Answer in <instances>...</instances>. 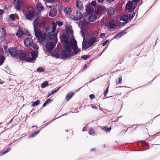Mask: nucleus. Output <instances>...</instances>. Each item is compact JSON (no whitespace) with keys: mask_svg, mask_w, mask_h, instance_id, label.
Instances as JSON below:
<instances>
[{"mask_svg":"<svg viewBox=\"0 0 160 160\" xmlns=\"http://www.w3.org/2000/svg\"><path fill=\"white\" fill-rule=\"evenodd\" d=\"M62 41L64 44V50L61 54L63 58L76 55L80 51L77 47V41L74 38L71 39L69 42L67 36L64 35L62 36Z\"/></svg>","mask_w":160,"mask_h":160,"instance_id":"nucleus-1","label":"nucleus"},{"mask_svg":"<svg viewBox=\"0 0 160 160\" xmlns=\"http://www.w3.org/2000/svg\"><path fill=\"white\" fill-rule=\"evenodd\" d=\"M33 25L35 36L38 39L41 38L43 40L46 39H47L48 40H50L48 38V35L47 31H46L44 33H42L40 31L37 30L38 28V21L37 20H35L34 21Z\"/></svg>","mask_w":160,"mask_h":160,"instance_id":"nucleus-2","label":"nucleus"},{"mask_svg":"<svg viewBox=\"0 0 160 160\" xmlns=\"http://www.w3.org/2000/svg\"><path fill=\"white\" fill-rule=\"evenodd\" d=\"M85 40V39H84ZM99 41L98 35L90 37L88 40L87 42L83 40L82 42V49H86L94 45L95 43Z\"/></svg>","mask_w":160,"mask_h":160,"instance_id":"nucleus-3","label":"nucleus"},{"mask_svg":"<svg viewBox=\"0 0 160 160\" xmlns=\"http://www.w3.org/2000/svg\"><path fill=\"white\" fill-rule=\"evenodd\" d=\"M38 55V52L33 50H32L28 55H26L25 61L32 62L34 61Z\"/></svg>","mask_w":160,"mask_h":160,"instance_id":"nucleus-4","label":"nucleus"},{"mask_svg":"<svg viewBox=\"0 0 160 160\" xmlns=\"http://www.w3.org/2000/svg\"><path fill=\"white\" fill-rule=\"evenodd\" d=\"M79 26L81 28V33L82 37L83 38V40L85 39V35L84 33L85 29L88 27V23L85 21H81L79 24Z\"/></svg>","mask_w":160,"mask_h":160,"instance_id":"nucleus-5","label":"nucleus"},{"mask_svg":"<svg viewBox=\"0 0 160 160\" xmlns=\"http://www.w3.org/2000/svg\"><path fill=\"white\" fill-rule=\"evenodd\" d=\"M52 31L49 32H48V38L50 39H56V38H57L56 34L55 32V31L56 30L57 25L54 21L52 22Z\"/></svg>","mask_w":160,"mask_h":160,"instance_id":"nucleus-6","label":"nucleus"},{"mask_svg":"<svg viewBox=\"0 0 160 160\" xmlns=\"http://www.w3.org/2000/svg\"><path fill=\"white\" fill-rule=\"evenodd\" d=\"M57 38L55 39V41L54 42H48L46 45V51L49 53H51L53 48L55 47L56 44L57 42Z\"/></svg>","mask_w":160,"mask_h":160,"instance_id":"nucleus-7","label":"nucleus"},{"mask_svg":"<svg viewBox=\"0 0 160 160\" xmlns=\"http://www.w3.org/2000/svg\"><path fill=\"white\" fill-rule=\"evenodd\" d=\"M23 3L21 0H15L14 2V6L17 10H20L21 7L23 6Z\"/></svg>","mask_w":160,"mask_h":160,"instance_id":"nucleus-8","label":"nucleus"},{"mask_svg":"<svg viewBox=\"0 0 160 160\" xmlns=\"http://www.w3.org/2000/svg\"><path fill=\"white\" fill-rule=\"evenodd\" d=\"M26 55L23 50H20L18 52L17 56H18L20 60L23 61L25 60Z\"/></svg>","mask_w":160,"mask_h":160,"instance_id":"nucleus-9","label":"nucleus"},{"mask_svg":"<svg viewBox=\"0 0 160 160\" xmlns=\"http://www.w3.org/2000/svg\"><path fill=\"white\" fill-rule=\"evenodd\" d=\"M106 9L103 6H100L97 7L95 9V13L98 15H100L103 13Z\"/></svg>","mask_w":160,"mask_h":160,"instance_id":"nucleus-10","label":"nucleus"},{"mask_svg":"<svg viewBox=\"0 0 160 160\" xmlns=\"http://www.w3.org/2000/svg\"><path fill=\"white\" fill-rule=\"evenodd\" d=\"M126 8L130 11H133L135 8V6L132 2L129 1L126 5Z\"/></svg>","mask_w":160,"mask_h":160,"instance_id":"nucleus-11","label":"nucleus"},{"mask_svg":"<svg viewBox=\"0 0 160 160\" xmlns=\"http://www.w3.org/2000/svg\"><path fill=\"white\" fill-rule=\"evenodd\" d=\"M9 52L11 56L15 57L17 56L18 52L16 49L15 48H11L8 49Z\"/></svg>","mask_w":160,"mask_h":160,"instance_id":"nucleus-12","label":"nucleus"},{"mask_svg":"<svg viewBox=\"0 0 160 160\" xmlns=\"http://www.w3.org/2000/svg\"><path fill=\"white\" fill-rule=\"evenodd\" d=\"M34 16V13L33 11H28L27 12L25 15V16L29 20L32 19Z\"/></svg>","mask_w":160,"mask_h":160,"instance_id":"nucleus-13","label":"nucleus"},{"mask_svg":"<svg viewBox=\"0 0 160 160\" xmlns=\"http://www.w3.org/2000/svg\"><path fill=\"white\" fill-rule=\"evenodd\" d=\"M129 18H128V16L127 15H123L121 17L120 20L124 22V23H122V25H124L125 24L127 23L129 21Z\"/></svg>","mask_w":160,"mask_h":160,"instance_id":"nucleus-14","label":"nucleus"},{"mask_svg":"<svg viewBox=\"0 0 160 160\" xmlns=\"http://www.w3.org/2000/svg\"><path fill=\"white\" fill-rule=\"evenodd\" d=\"M33 43L32 40L31 38H26L24 41L25 46L27 47H29L32 45Z\"/></svg>","mask_w":160,"mask_h":160,"instance_id":"nucleus-15","label":"nucleus"},{"mask_svg":"<svg viewBox=\"0 0 160 160\" xmlns=\"http://www.w3.org/2000/svg\"><path fill=\"white\" fill-rule=\"evenodd\" d=\"M118 26V23L113 21H110L109 23L108 28L110 29L116 28Z\"/></svg>","mask_w":160,"mask_h":160,"instance_id":"nucleus-16","label":"nucleus"},{"mask_svg":"<svg viewBox=\"0 0 160 160\" xmlns=\"http://www.w3.org/2000/svg\"><path fill=\"white\" fill-rule=\"evenodd\" d=\"M115 11L114 9L112 7L109 8L106 11L107 14L110 16L113 15Z\"/></svg>","mask_w":160,"mask_h":160,"instance_id":"nucleus-17","label":"nucleus"},{"mask_svg":"<svg viewBox=\"0 0 160 160\" xmlns=\"http://www.w3.org/2000/svg\"><path fill=\"white\" fill-rule=\"evenodd\" d=\"M66 31L68 34L73 33V31L72 29V27L71 25H67L66 27Z\"/></svg>","mask_w":160,"mask_h":160,"instance_id":"nucleus-18","label":"nucleus"},{"mask_svg":"<svg viewBox=\"0 0 160 160\" xmlns=\"http://www.w3.org/2000/svg\"><path fill=\"white\" fill-rule=\"evenodd\" d=\"M37 9L39 11H42L43 10L44 7L40 2H38L36 5Z\"/></svg>","mask_w":160,"mask_h":160,"instance_id":"nucleus-19","label":"nucleus"},{"mask_svg":"<svg viewBox=\"0 0 160 160\" xmlns=\"http://www.w3.org/2000/svg\"><path fill=\"white\" fill-rule=\"evenodd\" d=\"M71 11V9L69 7H67L64 9V12L66 15H68L70 14Z\"/></svg>","mask_w":160,"mask_h":160,"instance_id":"nucleus-20","label":"nucleus"},{"mask_svg":"<svg viewBox=\"0 0 160 160\" xmlns=\"http://www.w3.org/2000/svg\"><path fill=\"white\" fill-rule=\"evenodd\" d=\"M96 18L97 17L95 15H92L89 17L88 20L89 22H92L94 21Z\"/></svg>","mask_w":160,"mask_h":160,"instance_id":"nucleus-21","label":"nucleus"},{"mask_svg":"<svg viewBox=\"0 0 160 160\" xmlns=\"http://www.w3.org/2000/svg\"><path fill=\"white\" fill-rule=\"evenodd\" d=\"M74 93L71 92L68 93L66 96V98L67 101H69L74 95Z\"/></svg>","mask_w":160,"mask_h":160,"instance_id":"nucleus-22","label":"nucleus"},{"mask_svg":"<svg viewBox=\"0 0 160 160\" xmlns=\"http://www.w3.org/2000/svg\"><path fill=\"white\" fill-rule=\"evenodd\" d=\"M86 9L88 13H91L93 10V8L90 7V5L86 6Z\"/></svg>","mask_w":160,"mask_h":160,"instance_id":"nucleus-23","label":"nucleus"},{"mask_svg":"<svg viewBox=\"0 0 160 160\" xmlns=\"http://www.w3.org/2000/svg\"><path fill=\"white\" fill-rule=\"evenodd\" d=\"M76 6L80 9L82 8V2L78 0L76 2Z\"/></svg>","mask_w":160,"mask_h":160,"instance_id":"nucleus-24","label":"nucleus"},{"mask_svg":"<svg viewBox=\"0 0 160 160\" xmlns=\"http://www.w3.org/2000/svg\"><path fill=\"white\" fill-rule=\"evenodd\" d=\"M56 13V10L55 9L51 10L49 12V15L50 16L53 17L55 16Z\"/></svg>","mask_w":160,"mask_h":160,"instance_id":"nucleus-25","label":"nucleus"},{"mask_svg":"<svg viewBox=\"0 0 160 160\" xmlns=\"http://www.w3.org/2000/svg\"><path fill=\"white\" fill-rule=\"evenodd\" d=\"M24 34V32L22 29H19L16 33L17 36L18 37H21Z\"/></svg>","mask_w":160,"mask_h":160,"instance_id":"nucleus-26","label":"nucleus"},{"mask_svg":"<svg viewBox=\"0 0 160 160\" xmlns=\"http://www.w3.org/2000/svg\"><path fill=\"white\" fill-rule=\"evenodd\" d=\"M76 16L78 18V20H80L83 17V15L82 13L79 11H77L76 12Z\"/></svg>","mask_w":160,"mask_h":160,"instance_id":"nucleus-27","label":"nucleus"},{"mask_svg":"<svg viewBox=\"0 0 160 160\" xmlns=\"http://www.w3.org/2000/svg\"><path fill=\"white\" fill-rule=\"evenodd\" d=\"M38 21V28L39 27H44L45 25V23L44 21H42L41 22L39 23L38 22V19H36Z\"/></svg>","mask_w":160,"mask_h":160,"instance_id":"nucleus-28","label":"nucleus"},{"mask_svg":"<svg viewBox=\"0 0 160 160\" xmlns=\"http://www.w3.org/2000/svg\"><path fill=\"white\" fill-rule=\"evenodd\" d=\"M5 57L2 55H0V65L2 64L4 61Z\"/></svg>","mask_w":160,"mask_h":160,"instance_id":"nucleus-29","label":"nucleus"},{"mask_svg":"<svg viewBox=\"0 0 160 160\" xmlns=\"http://www.w3.org/2000/svg\"><path fill=\"white\" fill-rule=\"evenodd\" d=\"M53 101V100L50 99L49 98L44 103L42 107H45L47 104L51 103L52 101Z\"/></svg>","mask_w":160,"mask_h":160,"instance_id":"nucleus-30","label":"nucleus"},{"mask_svg":"<svg viewBox=\"0 0 160 160\" xmlns=\"http://www.w3.org/2000/svg\"><path fill=\"white\" fill-rule=\"evenodd\" d=\"M39 130H37L36 132H34L29 137V138H31L32 137H35L36 136L37 134L39 133Z\"/></svg>","mask_w":160,"mask_h":160,"instance_id":"nucleus-31","label":"nucleus"},{"mask_svg":"<svg viewBox=\"0 0 160 160\" xmlns=\"http://www.w3.org/2000/svg\"><path fill=\"white\" fill-rule=\"evenodd\" d=\"M51 1L50 0H47L46 2V6L47 7L51 8L52 6L51 4Z\"/></svg>","mask_w":160,"mask_h":160,"instance_id":"nucleus-32","label":"nucleus"},{"mask_svg":"<svg viewBox=\"0 0 160 160\" xmlns=\"http://www.w3.org/2000/svg\"><path fill=\"white\" fill-rule=\"evenodd\" d=\"M40 102V100H37L35 102H32V106L34 107L35 106L38 105Z\"/></svg>","mask_w":160,"mask_h":160,"instance_id":"nucleus-33","label":"nucleus"},{"mask_svg":"<svg viewBox=\"0 0 160 160\" xmlns=\"http://www.w3.org/2000/svg\"><path fill=\"white\" fill-rule=\"evenodd\" d=\"M124 33H123L122 32H121L120 33L117 34L116 35L114 36L113 38H116L117 39H118L119 38L121 37L123 34Z\"/></svg>","mask_w":160,"mask_h":160,"instance_id":"nucleus-34","label":"nucleus"},{"mask_svg":"<svg viewBox=\"0 0 160 160\" xmlns=\"http://www.w3.org/2000/svg\"><path fill=\"white\" fill-rule=\"evenodd\" d=\"M89 133L90 134L92 135L95 136L96 135V134L94 130L92 129H90L89 131Z\"/></svg>","mask_w":160,"mask_h":160,"instance_id":"nucleus-35","label":"nucleus"},{"mask_svg":"<svg viewBox=\"0 0 160 160\" xmlns=\"http://www.w3.org/2000/svg\"><path fill=\"white\" fill-rule=\"evenodd\" d=\"M0 31L2 35L5 36L6 34V32L4 28H0Z\"/></svg>","mask_w":160,"mask_h":160,"instance_id":"nucleus-36","label":"nucleus"},{"mask_svg":"<svg viewBox=\"0 0 160 160\" xmlns=\"http://www.w3.org/2000/svg\"><path fill=\"white\" fill-rule=\"evenodd\" d=\"M48 82L47 81H44L41 85V87L42 88H45L48 86Z\"/></svg>","mask_w":160,"mask_h":160,"instance_id":"nucleus-37","label":"nucleus"},{"mask_svg":"<svg viewBox=\"0 0 160 160\" xmlns=\"http://www.w3.org/2000/svg\"><path fill=\"white\" fill-rule=\"evenodd\" d=\"M10 150H11V148H8L7 149H6V150H5L4 151L1 152L0 154V155L2 156V155H3L4 154H5L6 153H7L9 151H10Z\"/></svg>","mask_w":160,"mask_h":160,"instance_id":"nucleus-38","label":"nucleus"},{"mask_svg":"<svg viewBox=\"0 0 160 160\" xmlns=\"http://www.w3.org/2000/svg\"><path fill=\"white\" fill-rule=\"evenodd\" d=\"M90 56L88 55H83L81 57V58L85 60L88 59L90 58Z\"/></svg>","mask_w":160,"mask_h":160,"instance_id":"nucleus-39","label":"nucleus"},{"mask_svg":"<svg viewBox=\"0 0 160 160\" xmlns=\"http://www.w3.org/2000/svg\"><path fill=\"white\" fill-rule=\"evenodd\" d=\"M32 48L34 50L38 51L39 48L38 46L36 44H34L32 45Z\"/></svg>","mask_w":160,"mask_h":160,"instance_id":"nucleus-40","label":"nucleus"},{"mask_svg":"<svg viewBox=\"0 0 160 160\" xmlns=\"http://www.w3.org/2000/svg\"><path fill=\"white\" fill-rule=\"evenodd\" d=\"M37 71L38 72H43L44 71V69L42 68H39L37 69Z\"/></svg>","mask_w":160,"mask_h":160,"instance_id":"nucleus-41","label":"nucleus"},{"mask_svg":"<svg viewBox=\"0 0 160 160\" xmlns=\"http://www.w3.org/2000/svg\"><path fill=\"white\" fill-rule=\"evenodd\" d=\"M56 25L57 24L59 26H61L62 25V23L59 21V20H57L56 22Z\"/></svg>","mask_w":160,"mask_h":160,"instance_id":"nucleus-42","label":"nucleus"},{"mask_svg":"<svg viewBox=\"0 0 160 160\" xmlns=\"http://www.w3.org/2000/svg\"><path fill=\"white\" fill-rule=\"evenodd\" d=\"M10 18L12 20H15V18L14 17V14H11L10 16Z\"/></svg>","mask_w":160,"mask_h":160,"instance_id":"nucleus-43","label":"nucleus"},{"mask_svg":"<svg viewBox=\"0 0 160 160\" xmlns=\"http://www.w3.org/2000/svg\"><path fill=\"white\" fill-rule=\"evenodd\" d=\"M96 5V2L95 1H93L91 3V5L93 7L95 6Z\"/></svg>","mask_w":160,"mask_h":160,"instance_id":"nucleus-44","label":"nucleus"},{"mask_svg":"<svg viewBox=\"0 0 160 160\" xmlns=\"http://www.w3.org/2000/svg\"><path fill=\"white\" fill-rule=\"evenodd\" d=\"M60 88V87H59L58 88H56L55 90L52 91V93L53 94L56 93Z\"/></svg>","mask_w":160,"mask_h":160,"instance_id":"nucleus-45","label":"nucleus"},{"mask_svg":"<svg viewBox=\"0 0 160 160\" xmlns=\"http://www.w3.org/2000/svg\"><path fill=\"white\" fill-rule=\"evenodd\" d=\"M102 129L104 130L106 132H108L109 131L111 130V128L104 127L103 128H102Z\"/></svg>","mask_w":160,"mask_h":160,"instance_id":"nucleus-46","label":"nucleus"},{"mask_svg":"<svg viewBox=\"0 0 160 160\" xmlns=\"http://www.w3.org/2000/svg\"><path fill=\"white\" fill-rule=\"evenodd\" d=\"M108 92V87L105 90L103 94L104 96L107 94Z\"/></svg>","mask_w":160,"mask_h":160,"instance_id":"nucleus-47","label":"nucleus"},{"mask_svg":"<svg viewBox=\"0 0 160 160\" xmlns=\"http://www.w3.org/2000/svg\"><path fill=\"white\" fill-rule=\"evenodd\" d=\"M73 20L74 21H77L78 20H79L78 19V17L76 16V17L73 16V17L72 18Z\"/></svg>","mask_w":160,"mask_h":160,"instance_id":"nucleus-48","label":"nucleus"},{"mask_svg":"<svg viewBox=\"0 0 160 160\" xmlns=\"http://www.w3.org/2000/svg\"><path fill=\"white\" fill-rule=\"evenodd\" d=\"M105 36V34L104 33H102L100 35V38H104Z\"/></svg>","mask_w":160,"mask_h":160,"instance_id":"nucleus-49","label":"nucleus"},{"mask_svg":"<svg viewBox=\"0 0 160 160\" xmlns=\"http://www.w3.org/2000/svg\"><path fill=\"white\" fill-rule=\"evenodd\" d=\"M89 97L91 99H93L95 98V96L93 94H91L89 95Z\"/></svg>","mask_w":160,"mask_h":160,"instance_id":"nucleus-50","label":"nucleus"},{"mask_svg":"<svg viewBox=\"0 0 160 160\" xmlns=\"http://www.w3.org/2000/svg\"><path fill=\"white\" fill-rule=\"evenodd\" d=\"M122 81V78L121 77H119L118 78V83H120Z\"/></svg>","mask_w":160,"mask_h":160,"instance_id":"nucleus-51","label":"nucleus"},{"mask_svg":"<svg viewBox=\"0 0 160 160\" xmlns=\"http://www.w3.org/2000/svg\"><path fill=\"white\" fill-rule=\"evenodd\" d=\"M135 15V13H133L132 16L130 17V18H129V20H130L134 17Z\"/></svg>","mask_w":160,"mask_h":160,"instance_id":"nucleus-52","label":"nucleus"},{"mask_svg":"<svg viewBox=\"0 0 160 160\" xmlns=\"http://www.w3.org/2000/svg\"><path fill=\"white\" fill-rule=\"evenodd\" d=\"M108 40H107L105 41L103 43H102V46H105L106 44L108 42Z\"/></svg>","mask_w":160,"mask_h":160,"instance_id":"nucleus-53","label":"nucleus"},{"mask_svg":"<svg viewBox=\"0 0 160 160\" xmlns=\"http://www.w3.org/2000/svg\"><path fill=\"white\" fill-rule=\"evenodd\" d=\"M140 142L142 143V144H146V142L145 141H140Z\"/></svg>","mask_w":160,"mask_h":160,"instance_id":"nucleus-54","label":"nucleus"},{"mask_svg":"<svg viewBox=\"0 0 160 160\" xmlns=\"http://www.w3.org/2000/svg\"><path fill=\"white\" fill-rule=\"evenodd\" d=\"M4 12L3 10L0 9V15L2 14Z\"/></svg>","mask_w":160,"mask_h":160,"instance_id":"nucleus-55","label":"nucleus"},{"mask_svg":"<svg viewBox=\"0 0 160 160\" xmlns=\"http://www.w3.org/2000/svg\"><path fill=\"white\" fill-rule=\"evenodd\" d=\"M52 94V92H50L48 94V96H47V97H48L49 96H50Z\"/></svg>","mask_w":160,"mask_h":160,"instance_id":"nucleus-56","label":"nucleus"},{"mask_svg":"<svg viewBox=\"0 0 160 160\" xmlns=\"http://www.w3.org/2000/svg\"><path fill=\"white\" fill-rule=\"evenodd\" d=\"M98 1L99 3H102L104 1V0H97Z\"/></svg>","mask_w":160,"mask_h":160,"instance_id":"nucleus-57","label":"nucleus"},{"mask_svg":"<svg viewBox=\"0 0 160 160\" xmlns=\"http://www.w3.org/2000/svg\"><path fill=\"white\" fill-rule=\"evenodd\" d=\"M92 107L93 108H94V109H97V107L96 106H92Z\"/></svg>","mask_w":160,"mask_h":160,"instance_id":"nucleus-58","label":"nucleus"},{"mask_svg":"<svg viewBox=\"0 0 160 160\" xmlns=\"http://www.w3.org/2000/svg\"><path fill=\"white\" fill-rule=\"evenodd\" d=\"M114 0H107V2H111L113 1Z\"/></svg>","mask_w":160,"mask_h":160,"instance_id":"nucleus-59","label":"nucleus"},{"mask_svg":"<svg viewBox=\"0 0 160 160\" xmlns=\"http://www.w3.org/2000/svg\"><path fill=\"white\" fill-rule=\"evenodd\" d=\"M132 1L134 2H138L139 0H132Z\"/></svg>","mask_w":160,"mask_h":160,"instance_id":"nucleus-60","label":"nucleus"},{"mask_svg":"<svg viewBox=\"0 0 160 160\" xmlns=\"http://www.w3.org/2000/svg\"><path fill=\"white\" fill-rule=\"evenodd\" d=\"M95 148H92L91 150V151H95Z\"/></svg>","mask_w":160,"mask_h":160,"instance_id":"nucleus-61","label":"nucleus"},{"mask_svg":"<svg viewBox=\"0 0 160 160\" xmlns=\"http://www.w3.org/2000/svg\"><path fill=\"white\" fill-rule=\"evenodd\" d=\"M12 119L11 120V121H10L9 122V123H10V122H12Z\"/></svg>","mask_w":160,"mask_h":160,"instance_id":"nucleus-62","label":"nucleus"},{"mask_svg":"<svg viewBox=\"0 0 160 160\" xmlns=\"http://www.w3.org/2000/svg\"><path fill=\"white\" fill-rule=\"evenodd\" d=\"M85 128V127H84L83 128V129H82V131H84V129Z\"/></svg>","mask_w":160,"mask_h":160,"instance_id":"nucleus-63","label":"nucleus"},{"mask_svg":"<svg viewBox=\"0 0 160 160\" xmlns=\"http://www.w3.org/2000/svg\"><path fill=\"white\" fill-rule=\"evenodd\" d=\"M3 38H5V37H3Z\"/></svg>","mask_w":160,"mask_h":160,"instance_id":"nucleus-64","label":"nucleus"}]
</instances>
